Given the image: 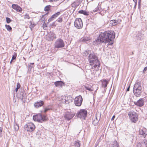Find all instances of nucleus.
<instances>
[{
    "mask_svg": "<svg viewBox=\"0 0 147 147\" xmlns=\"http://www.w3.org/2000/svg\"><path fill=\"white\" fill-rule=\"evenodd\" d=\"M64 44L63 41L61 39H58L56 41L55 45V48H61L64 46Z\"/></svg>",
    "mask_w": 147,
    "mask_h": 147,
    "instance_id": "nucleus-10",
    "label": "nucleus"
},
{
    "mask_svg": "<svg viewBox=\"0 0 147 147\" xmlns=\"http://www.w3.org/2000/svg\"><path fill=\"white\" fill-rule=\"evenodd\" d=\"M3 128L2 127H0V138L2 136V131Z\"/></svg>",
    "mask_w": 147,
    "mask_h": 147,
    "instance_id": "nucleus-46",
    "label": "nucleus"
},
{
    "mask_svg": "<svg viewBox=\"0 0 147 147\" xmlns=\"http://www.w3.org/2000/svg\"><path fill=\"white\" fill-rule=\"evenodd\" d=\"M77 114L78 117L85 120L87 114V112L85 109H81L78 112Z\"/></svg>",
    "mask_w": 147,
    "mask_h": 147,
    "instance_id": "nucleus-6",
    "label": "nucleus"
},
{
    "mask_svg": "<svg viewBox=\"0 0 147 147\" xmlns=\"http://www.w3.org/2000/svg\"><path fill=\"white\" fill-rule=\"evenodd\" d=\"M128 115L132 122L136 123L138 121V115L136 112L130 111Z\"/></svg>",
    "mask_w": 147,
    "mask_h": 147,
    "instance_id": "nucleus-5",
    "label": "nucleus"
},
{
    "mask_svg": "<svg viewBox=\"0 0 147 147\" xmlns=\"http://www.w3.org/2000/svg\"><path fill=\"white\" fill-rule=\"evenodd\" d=\"M30 25L29 27L30 28L31 30H32V29L35 26V25L34 24H32L31 22H30Z\"/></svg>",
    "mask_w": 147,
    "mask_h": 147,
    "instance_id": "nucleus-35",
    "label": "nucleus"
},
{
    "mask_svg": "<svg viewBox=\"0 0 147 147\" xmlns=\"http://www.w3.org/2000/svg\"><path fill=\"white\" fill-rule=\"evenodd\" d=\"M16 55H13L12 56L11 60V61H10V62L11 63V62L13 60H14V59H16Z\"/></svg>",
    "mask_w": 147,
    "mask_h": 147,
    "instance_id": "nucleus-44",
    "label": "nucleus"
},
{
    "mask_svg": "<svg viewBox=\"0 0 147 147\" xmlns=\"http://www.w3.org/2000/svg\"><path fill=\"white\" fill-rule=\"evenodd\" d=\"M89 40V38L88 37H85L81 38L80 39V40L81 41L86 42L87 41H88Z\"/></svg>",
    "mask_w": 147,
    "mask_h": 147,
    "instance_id": "nucleus-28",
    "label": "nucleus"
},
{
    "mask_svg": "<svg viewBox=\"0 0 147 147\" xmlns=\"http://www.w3.org/2000/svg\"><path fill=\"white\" fill-rule=\"evenodd\" d=\"M58 22H61L62 21V18L61 17L59 18L58 20H57Z\"/></svg>",
    "mask_w": 147,
    "mask_h": 147,
    "instance_id": "nucleus-45",
    "label": "nucleus"
},
{
    "mask_svg": "<svg viewBox=\"0 0 147 147\" xmlns=\"http://www.w3.org/2000/svg\"><path fill=\"white\" fill-rule=\"evenodd\" d=\"M130 86H129L128 87V88H127V91H129V88H130Z\"/></svg>",
    "mask_w": 147,
    "mask_h": 147,
    "instance_id": "nucleus-51",
    "label": "nucleus"
},
{
    "mask_svg": "<svg viewBox=\"0 0 147 147\" xmlns=\"http://www.w3.org/2000/svg\"><path fill=\"white\" fill-rule=\"evenodd\" d=\"M35 128L34 124L32 123H27L24 126L25 130L28 132L33 131Z\"/></svg>",
    "mask_w": 147,
    "mask_h": 147,
    "instance_id": "nucleus-4",
    "label": "nucleus"
},
{
    "mask_svg": "<svg viewBox=\"0 0 147 147\" xmlns=\"http://www.w3.org/2000/svg\"><path fill=\"white\" fill-rule=\"evenodd\" d=\"M101 115L99 113H96V116L94 119H95V120L98 119V117H99L100 118V117L101 116Z\"/></svg>",
    "mask_w": 147,
    "mask_h": 147,
    "instance_id": "nucleus-31",
    "label": "nucleus"
},
{
    "mask_svg": "<svg viewBox=\"0 0 147 147\" xmlns=\"http://www.w3.org/2000/svg\"><path fill=\"white\" fill-rule=\"evenodd\" d=\"M6 22L7 23H9L11 22L12 20L9 18L6 17Z\"/></svg>",
    "mask_w": 147,
    "mask_h": 147,
    "instance_id": "nucleus-37",
    "label": "nucleus"
},
{
    "mask_svg": "<svg viewBox=\"0 0 147 147\" xmlns=\"http://www.w3.org/2000/svg\"><path fill=\"white\" fill-rule=\"evenodd\" d=\"M43 17V16H42V17L40 19V21H42V22L45 23V19Z\"/></svg>",
    "mask_w": 147,
    "mask_h": 147,
    "instance_id": "nucleus-43",
    "label": "nucleus"
},
{
    "mask_svg": "<svg viewBox=\"0 0 147 147\" xmlns=\"http://www.w3.org/2000/svg\"><path fill=\"white\" fill-rule=\"evenodd\" d=\"M100 119V118L99 117H98V119L95 120V119H93V124L94 125H96L98 124Z\"/></svg>",
    "mask_w": 147,
    "mask_h": 147,
    "instance_id": "nucleus-26",
    "label": "nucleus"
},
{
    "mask_svg": "<svg viewBox=\"0 0 147 147\" xmlns=\"http://www.w3.org/2000/svg\"><path fill=\"white\" fill-rule=\"evenodd\" d=\"M102 83L103 87L104 88H105L107 86L108 82V81L105 80L102 81Z\"/></svg>",
    "mask_w": 147,
    "mask_h": 147,
    "instance_id": "nucleus-25",
    "label": "nucleus"
},
{
    "mask_svg": "<svg viewBox=\"0 0 147 147\" xmlns=\"http://www.w3.org/2000/svg\"><path fill=\"white\" fill-rule=\"evenodd\" d=\"M34 63H31L30 65H29V70H31L32 68L33 67V66L32 65V64H34Z\"/></svg>",
    "mask_w": 147,
    "mask_h": 147,
    "instance_id": "nucleus-40",
    "label": "nucleus"
},
{
    "mask_svg": "<svg viewBox=\"0 0 147 147\" xmlns=\"http://www.w3.org/2000/svg\"><path fill=\"white\" fill-rule=\"evenodd\" d=\"M74 25L75 27L78 29L81 28L83 26L82 20L81 18L76 19L74 22Z\"/></svg>",
    "mask_w": 147,
    "mask_h": 147,
    "instance_id": "nucleus-7",
    "label": "nucleus"
},
{
    "mask_svg": "<svg viewBox=\"0 0 147 147\" xmlns=\"http://www.w3.org/2000/svg\"><path fill=\"white\" fill-rule=\"evenodd\" d=\"M17 11L21 12L22 10V8H21L20 6H18L16 10Z\"/></svg>",
    "mask_w": 147,
    "mask_h": 147,
    "instance_id": "nucleus-36",
    "label": "nucleus"
},
{
    "mask_svg": "<svg viewBox=\"0 0 147 147\" xmlns=\"http://www.w3.org/2000/svg\"><path fill=\"white\" fill-rule=\"evenodd\" d=\"M14 128L16 131H17L19 129V127L18 125L15 123L14 125Z\"/></svg>",
    "mask_w": 147,
    "mask_h": 147,
    "instance_id": "nucleus-30",
    "label": "nucleus"
},
{
    "mask_svg": "<svg viewBox=\"0 0 147 147\" xmlns=\"http://www.w3.org/2000/svg\"><path fill=\"white\" fill-rule=\"evenodd\" d=\"M85 88L88 90H89V91L91 92L93 91V90L92 88V87L91 86H85Z\"/></svg>",
    "mask_w": 147,
    "mask_h": 147,
    "instance_id": "nucleus-29",
    "label": "nucleus"
},
{
    "mask_svg": "<svg viewBox=\"0 0 147 147\" xmlns=\"http://www.w3.org/2000/svg\"><path fill=\"white\" fill-rule=\"evenodd\" d=\"M80 3V2L78 1H76L71 4V6L72 7H76L79 5Z\"/></svg>",
    "mask_w": 147,
    "mask_h": 147,
    "instance_id": "nucleus-21",
    "label": "nucleus"
},
{
    "mask_svg": "<svg viewBox=\"0 0 147 147\" xmlns=\"http://www.w3.org/2000/svg\"><path fill=\"white\" fill-rule=\"evenodd\" d=\"M72 101V97L71 96L67 94L65 95V103L68 105V106H69V104Z\"/></svg>",
    "mask_w": 147,
    "mask_h": 147,
    "instance_id": "nucleus-16",
    "label": "nucleus"
},
{
    "mask_svg": "<svg viewBox=\"0 0 147 147\" xmlns=\"http://www.w3.org/2000/svg\"><path fill=\"white\" fill-rule=\"evenodd\" d=\"M100 10L99 9V7H96L95 9L93 10L92 11H91V12H96L98 11H100Z\"/></svg>",
    "mask_w": 147,
    "mask_h": 147,
    "instance_id": "nucleus-34",
    "label": "nucleus"
},
{
    "mask_svg": "<svg viewBox=\"0 0 147 147\" xmlns=\"http://www.w3.org/2000/svg\"><path fill=\"white\" fill-rule=\"evenodd\" d=\"M78 13H80L86 16H88L89 14L88 12H87L86 11L83 10H81L79 11Z\"/></svg>",
    "mask_w": 147,
    "mask_h": 147,
    "instance_id": "nucleus-24",
    "label": "nucleus"
},
{
    "mask_svg": "<svg viewBox=\"0 0 147 147\" xmlns=\"http://www.w3.org/2000/svg\"><path fill=\"white\" fill-rule=\"evenodd\" d=\"M83 101L82 96L79 95L76 97L74 99V103L77 106L80 107L81 106Z\"/></svg>",
    "mask_w": 147,
    "mask_h": 147,
    "instance_id": "nucleus-8",
    "label": "nucleus"
},
{
    "mask_svg": "<svg viewBox=\"0 0 147 147\" xmlns=\"http://www.w3.org/2000/svg\"><path fill=\"white\" fill-rule=\"evenodd\" d=\"M140 0L138 2V5H140Z\"/></svg>",
    "mask_w": 147,
    "mask_h": 147,
    "instance_id": "nucleus-55",
    "label": "nucleus"
},
{
    "mask_svg": "<svg viewBox=\"0 0 147 147\" xmlns=\"http://www.w3.org/2000/svg\"><path fill=\"white\" fill-rule=\"evenodd\" d=\"M18 6V5H17L13 4L12 5V7L15 10H16Z\"/></svg>",
    "mask_w": 147,
    "mask_h": 147,
    "instance_id": "nucleus-39",
    "label": "nucleus"
},
{
    "mask_svg": "<svg viewBox=\"0 0 147 147\" xmlns=\"http://www.w3.org/2000/svg\"><path fill=\"white\" fill-rule=\"evenodd\" d=\"M115 38V33L113 31H108L104 32H101L96 40V44L103 42L107 44L108 47L109 45H111L113 44V40Z\"/></svg>",
    "mask_w": 147,
    "mask_h": 147,
    "instance_id": "nucleus-1",
    "label": "nucleus"
},
{
    "mask_svg": "<svg viewBox=\"0 0 147 147\" xmlns=\"http://www.w3.org/2000/svg\"><path fill=\"white\" fill-rule=\"evenodd\" d=\"M71 22L70 20H67L65 23L66 25L65 26L68 29L69 28V26L70 25Z\"/></svg>",
    "mask_w": 147,
    "mask_h": 147,
    "instance_id": "nucleus-27",
    "label": "nucleus"
},
{
    "mask_svg": "<svg viewBox=\"0 0 147 147\" xmlns=\"http://www.w3.org/2000/svg\"><path fill=\"white\" fill-rule=\"evenodd\" d=\"M147 70V66L145 67L144 70H143V72H145L146 70Z\"/></svg>",
    "mask_w": 147,
    "mask_h": 147,
    "instance_id": "nucleus-49",
    "label": "nucleus"
},
{
    "mask_svg": "<svg viewBox=\"0 0 147 147\" xmlns=\"http://www.w3.org/2000/svg\"><path fill=\"white\" fill-rule=\"evenodd\" d=\"M144 101L142 98L140 99L136 102H134V104L139 107H142L144 105Z\"/></svg>",
    "mask_w": 147,
    "mask_h": 147,
    "instance_id": "nucleus-17",
    "label": "nucleus"
},
{
    "mask_svg": "<svg viewBox=\"0 0 147 147\" xmlns=\"http://www.w3.org/2000/svg\"><path fill=\"white\" fill-rule=\"evenodd\" d=\"M19 88L18 87H17L16 88V89H15V90H16V92H17L18 90V89H19Z\"/></svg>",
    "mask_w": 147,
    "mask_h": 147,
    "instance_id": "nucleus-53",
    "label": "nucleus"
},
{
    "mask_svg": "<svg viewBox=\"0 0 147 147\" xmlns=\"http://www.w3.org/2000/svg\"><path fill=\"white\" fill-rule=\"evenodd\" d=\"M33 118L34 121L42 122L46 120L47 117L45 116H43L41 114H39L34 115Z\"/></svg>",
    "mask_w": 147,
    "mask_h": 147,
    "instance_id": "nucleus-3",
    "label": "nucleus"
},
{
    "mask_svg": "<svg viewBox=\"0 0 147 147\" xmlns=\"http://www.w3.org/2000/svg\"><path fill=\"white\" fill-rule=\"evenodd\" d=\"M65 111V119H66L68 120H69L74 116V115L70 111Z\"/></svg>",
    "mask_w": 147,
    "mask_h": 147,
    "instance_id": "nucleus-12",
    "label": "nucleus"
},
{
    "mask_svg": "<svg viewBox=\"0 0 147 147\" xmlns=\"http://www.w3.org/2000/svg\"><path fill=\"white\" fill-rule=\"evenodd\" d=\"M98 59L97 57L94 54H90L88 56V61L90 64H93V62L95 61V60Z\"/></svg>",
    "mask_w": 147,
    "mask_h": 147,
    "instance_id": "nucleus-11",
    "label": "nucleus"
},
{
    "mask_svg": "<svg viewBox=\"0 0 147 147\" xmlns=\"http://www.w3.org/2000/svg\"><path fill=\"white\" fill-rule=\"evenodd\" d=\"M92 63L93 64H90V65L92 67V69L93 68H96V71H97L100 69V62L98 59L97 60H95V61L94 62H93Z\"/></svg>",
    "mask_w": 147,
    "mask_h": 147,
    "instance_id": "nucleus-9",
    "label": "nucleus"
},
{
    "mask_svg": "<svg viewBox=\"0 0 147 147\" xmlns=\"http://www.w3.org/2000/svg\"><path fill=\"white\" fill-rule=\"evenodd\" d=\"M55 34L52 32H50L46 36L47 40L49 41H52L54 38H56Z\"/></svg>",
    "mask_w": 147,
    "mask_h": 147,
    "instance_id": "nucleus-13",
    "label": "nucleus"
},
{
    "mask_svg": "<svg viewBox=\"0 0 147 147\" xmlns=\"http://www.w3.org/2000/svg\"><path fill=\"white\" fill-rule=\"evenodd\" d=\"M5 26L6 27L7 29L9 31H10L12 30V28L11 27V26L9 25H7L6 24L5 25Z\"/></svg>",
    "mask_w": 147,
    "mask_h": 147,
    "instance_id": "nucleus-32",
    "label": "nucleus"
},
{
    "mask_svg": "<svg viewBox=\"0 0 147 147\" xmlns=\"http://www.w3.org/2000/svg\"><path fill=\"white\" fill-rule=\"evenodd\" d=\"M115 118V116L114 115H113L111 118V120H114V119Z\"/></svg>",
    "mask_w": 147,
    "mask_h": 147,
    "instance_id": "nucleus-50",
    "label": "nucleus"
},
{
    "mask_svg": "<svg viewBox=\"0 0 147 147\" xmlns=\"http://www.w3.org/2000/svg\"><path fill=\"white\" fill-rule=\"evenodd\" d=\"M43 104V101L42 100H40L39 102H35L34 104V105L35 107L38 108L41 107Z\"/></svg>",
    "mask_w": 147,
    "mask_h": 147,
    "instance_id": "nucleus-18",
    "label": "nucleus"
},
{
    "mask_svg": "<svg viewBox=\"0 0 147 147\" xmlns=\"http://www.w3.org/2000/svg\"><path fill=\"white\" fill-rule=\"evenodd\" d=\"M20 84H19V83H18L17 85V87H18L19 88H20Z\"/></svg>",
    "mask_w": 147,
    "mask_h": 147,
    "instance_id": "nucleus-48",
    "label": "nucleus"
},
{
    "mask_svg": "<svg viewBox=\"0 0 147 147\" xmlns=\"http://www.w3.org/2000/svg\"><path fill=\"white\" fill-rule=\"evenodd\" d=\"M111 147H119L117 141L116 140H114L111 142Z\"/></svg>",
    "mask_w": 147,
    "mask_h": 147,
    "instance_id": "nucleus-22",
    "label": "nucleus"
},
{
    "mask_svg": "<svg viewBox=\"0 0 147 147\" xmlns=\"http://www.w3.org/2000/svg\"><path fill=\"white\" fill-rule=\"evenodd\" d=\"M50 0L52 1H58V0Z\"/></svg>",
    "mask_w": 147,
    "mask_h": 147,
    "instance_id": "nucleus-54",
    "label": "nucleus"
},
{
    "mask_svg": "<svg viewBox=\"0 0 147 147\" xmlns=\"http://www.w3.org/2000/svg\"><path fill=\"white\" fill-rule=\"evenodd\" d=\"M139 134L141 136V137L145 138L147 135V131L146 129L144 127L140 128L139 130Z\"/></svg>",
    "mask_w": 147,
    "mask_h": 147,
    "instance_id": "nucleus-14",
    "label": "nucleus"
},
{
    "mask_svg": "<svg viewBox=\"0 0 147 147\" xmlns=\"http://www.w3.org/2000/svg\"><path fill=\"white\" fill-rule=\"evenodd\" d=\"M75 146L77 147H79L80 146V144L79 143V141H76L75 143Z\"/></svg>",
    "mask_w": 147,
    "mask_h": 147,
    "instance_id": "nucleus-33",
    "label": "nucleus"
},
{
    "mask_svg": "<svg viewBox=\"0 0 147 147\" xmlns=\"http://www.w3.org/2000/svg\"><path fill=\"white\" fill-rule=\"evenodd\" d=\"M121 22V20H112L110 21L111 23H112L113 26H115L116 24H117Z\"/></svg>",
    "mask_w": 147,
    "mask_h": 147,
    "instance_id": "nucleus-23",
    "label": "nucleus"
},
{
    "mask_svg": "<svg viewBox=\"0 0 147 147\" xmlns=\"http://www.w3.org/2000/svg\"><path fill=\"white\" fill-rule=\"evenodd\" d=\"M60 14V12H58L54 14L51 17L49 18L48 20V21L49 22L52 21L53 19L57 17Z\"/></svg>",
    "mask_w": 147,
    "mask_h": 147,
    "instance_id": "nucleus-19",
    "label": "nucleus"
},
{
    "mask_svg": "<svg viewBox=\"0 0 147 147\" xmlns=\"http://www.w3.org/2000/svg\"><path fill=\"white\" fill-rule=\"evenodd\" d=\"M24 18L25 19H29L30 18V17L29 16V15L28 14H26L24 16Z\"/></svg>",
    "mask_w": 147,
    "mask_h": 147,
    "instance_id": "nucleus-41",
    "label": "nucleus"
},
{
    "mask_svg": "<svg viewBox=\"0 0 147 147\" xmlns=\"http://www.w3.org/2000/svg\"><path fill=\"white\" fill-rule=\"evenodd\" d=\"M50 5H47L46 6L44 10L45 11H48L49 10Z\"/></svg>",
    "mask_w": 147,
    "mask_h": 147,
    "instance_id": "nucleus-38",
    "label": "nucleus"
},
{
    "mask_svg": "<svg viewBox=\"0 0 147 147\" xmlns=\"http://www.w3.org/2000/svg\"><path fill=\"white\" fill-rule=\"evenodd\" d=\"M134 3H136V5L137 3V0H133Z\"/></svg>",
    "mask_w": 147,
    "mask_h": 147,
    "instance_id": "nucleus-52",
    "label": "nucleus"
},
{
    "mask_svg": "<svg viewBox=\"0 0 147 147\" xmlns=\"http://www.w3.org/2000/svg\"><path fill=\"white\" fill-rule=\"evenodd\" d=\"M142 87L140 83H136L134 85L133 88V92L136 97H139L142 93Z\"/></svg>",
    "mask_w": 147,
    "mask_h": 147,
    "instance_id": "nucleus-2",
    "label": "nucleus"
},
{
    "mask_svg": "<svg viewBox=\"0 0 147 147\" xmlns=\"http://www.w3.org/2000/svg\"><path fill=\"white\" fill-rule=\"evenodd\" d=\"M55 85L57 87H61L64 85V83L61 81H57L55 82Z\"/></svg>",
    "mask_w": 147,
    "mask_h": 147,
    "instance_id": "nucleus-20",
    "label": "nucleus"
},
{
    "mask_svg": "<svg viewBox=\"0 0 147 147\" xmlns=\"http://www.w3.org/2000/svg\"><path fill=\"white\" fill-rule=\"evenodd\" d=\"M19 97L23 102H25L26 99L25 93L24 91L21 92L19 94Z\"/></svg>",
    "mask_w": 147,
    "mask_h": 147,
    "instance_id": "nucleus-15",
    "label": "nucleus"
},
{
    "mask_svg": "<svg viewBox=\"0 0 147 147\" xmlns=\"http://www.w3.org/2000/svg\"><path fill=\"white\" fill-rule=\"evenodd\" d=\"M144 142L145 144L146 147H147V140H144Z\"/></svg>",
    "mask_w": 147,
    "mask_h": 147,
    "instance_id": "nucleus-47",
    "label": "nucleus"
},
{
    "mask_svg": "<svg viewBox=\"0 0 147 147\" xmlns=\"http://www.w3.org/2000/svg\"><path fill=\"white\" fill-rule=\"evenodd\" d=\"M51 109L50 108H45V110L44 111H43L44 113H46V112L50 110V109Z\"/></svg>",
    "mask_w": 147,
    "mask_h": 147,
    "instance_id": "nucleus-42",
    "label": "nucleus"
}]
</instances>
